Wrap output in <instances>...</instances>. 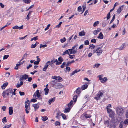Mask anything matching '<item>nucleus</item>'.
<instances>
[{
	"mask_svg": "<svg viewBox=\"0 0 128 128\" xmlns=\"http://www.w3.org/2000/svg\"><path fill=\"white\" fill-rule=\"evenodd\" d=\"M12 93V88H9L4 91L2 94V96L4 98H6L8 96L11 97V94Z\"/></svg>",
	"mask_w": 128,
	"mask_h": 128,
	"instance_id": "1",
	"label": "nucleus"
},
{
	"mask_svg": "<svg viewBox=\"0 0 128 128\" xmlns=\"http://www.w3.org/2000/svg\"><path fill=\"white\" fill-rule=\"evenodd\" d=\"M116 112L118 114L120 115H122L124 112L123 109L121 107H118L117 108Z\"/></svg>",
	"mask_w": 128,
	"mask_h": 128,
	"instance_id": "2",
	"label": "nucleus"
},
{
	"mask_svg": "<svg viewBox=\"0 0 128 128\" xmlns=\"http://www.w3.org/2000/svg\"><path fill=\"white\" fill-rule=\"evenodd\" d=\"M104 96V95L102 92H99L96 95V100H100L102 99Z\"/></svg>",
	"mask_w": 128,
	"mask_h": 128,
	"instance_id": "3",
	"label": "nucleus"
},
{
	"mask_svg": "<svg viewBox=\"0 0 128 128\" xmlns=\"http://www.w3.org/2000/svg\"><path fill=\"white\" fill-rule=\"evenodd\" d=\"M36 96L39 98L40 100H42L41 96L39 92V90H36V92L35 93V94L34 95V98H36Z\"/></svg>",
	"mask_w": 128,
	"mask_h": 128,
	"instance_id": "4",
	"label": "nucleus"
},
{
	"mask_svg": "<svg viewBox=\"0 0 128 128\" xmlns=\"http://www.w3.org/2000/svg\"><path fill=\"white\" fill-rule=\"evenodd\" d=\"M30 103H28V104H25V108H26L25 111L26 114H28L29 112L28 110H30Z\"/></svg>",
	"mask_w": 128,
	"mask_h": 128,
	"instance_id": "5",
	"label": "nucleus"
},
{
	"mask_svg": "<svg viewBox=\"0 0 128 128\" xmlns=\"http://www.w3.org/2000/svg\"><path fill=\"white\" fill-rule=\"evenodd\" d=\"M78 46V44H77L76 45L74 46L71 49L72 50V52H71L70 54H75L76 53L77 48V46Z\"/></svg>",
	"mask_w": 128,
	"mask_h": 128,
	"instance_id": "6",
	"label": "nucleus"
},
{
	"mask_svg": "<svg viewBox=\"0 0 128 128\" xmlns=\"http://www.w3.org/2000/svg\"><path fill=\"white\" fill-rule=\"evenodd\" d=\"M28 77V76L26 74L23 75H21L20 76V80H26L27 79Z\"/></svg>",
	"mask_w": 128,
	"mask_h": 128,
	"instance_id": "7",
	"label": "nucleus"
},
{
	"mask_svg": "<svg viewBox=\"0 0 128 128\" xmlns=\"http://www.w3.org/2000/svg\"><path fill=\"white\" fill-rule=\"evenodd\" d=\"M50 64V62L48 61L46 64L44 66L43 69V71L46 72L48 66Z\"/></svg>",
	"mask_w": 128,
	"mask_h": 128,
	"instance_id": "8",
	"label": "nucleus"
},
{
	"mask_svg": "<svg viewBox=\"0 0 128 128\" xmlns=\"http://www.w3.org/2000/svg\"><path fill=\"white\" fill-rule=\"evenodd\" d=\"M96 48H97V49H96V54L98 56H99L102 53V50L98 46H96Z\"/></svg>",
	"mask_w": 128,
	"mask_h": 128,
	"instance_id": "9",
	"label": "nucleus"
},
{
	"mask_svg": "<svg viewBox=\"0 0 128 128\" xmlns=\"http://www.w3.org/2000/svg\"><path fill=\"white\" fill-rule=\"evenodd\" d=\"M38 104H40V103H39L37 104H33L32 105L33 106L34 108L35 112H36L39 107Z\"/></svg>",
	"mask_w": 128,
	"mask_h": 128,
	"instance_id": "10",
	"label": "nucleus"
},
{
	"mask_svg": "<svg viewBox=\"0 0 128 128\" xmlns=\"http://www.w3.org/2000/svg\"><path fill=\"white\" fill-rule=\"evenodd\" d=\"M104 76L103 75H101L99 76L98 77L99 78V80H108L107 78L106 77H104V78H102Z\"/></svg>",
	"mask_w": 128,
	"mask_h": 128,
	"instance_id": "11",
	"label": "nucleus"
},
{
	"mask_svg": "<svg viewBox=\"0 0 128 128\" xmlns=\"http://www.w3.org/2000/svg\"><path fill=\"white\" fill-rule=\"evenodd\" d=\"M82 89L80 88H77L75 92H76V94H78L79 95L80 94L81 92Z\"/></svg>",
	"mask_w": 128,
	"mask_h": 128,
	"instance_id": "12",
	"label": "nucleus"
},
{
	"mask_svg": "<svg viewBox=\"0 0 128 128\" xmlns=\"http://www.w3.org/2000/svg\"><path fill=\"white\" fill-rule=\"evenodd\" d=\"M126 47V44L125 43L123 44L120 47L118 48V49L120 50H123L124 48Z\"/></svg>",
	"mask_w": 128,
	"mask_h": 128,
	"instance_id": "13",
	"label": "nucleus"
},
{
	"mask_svg": "<svg viewBox=\"0 0 128 128\" xmlns=\"http://www.w3.org/2000/svg\"><path fill=\"white\" fill-rule=\"evenodd\" d=\"M52 78L53 79H55V80H61L62 78L60 76L57 77L56 76H52Z\"/></svg>",
	"mask_w": 128,
	"mask_h": 128,
	"instance_id": "14",
	"label": "nucleus"
},
{
	"mask_svg": "<svg viewBox=\"0 0 128 128\" xmlns=\"http://www.w3.org/2000/svg\"><path fill=\"white\" fill-rule=\"evenodd\" d=\"M8 83L6 82L2 86H1V88L2 90H4L6 87L8 86Z\"/></svg>",
	"mask_w": 128,
	"mask_h": 128,
	"instance_id": "15",
	"label": "nucleus"
},
{
	"mask_svg": "<svg viewBox=\"0 0 128 128\" xmlns=\"http://www.w3.org/2000/svg\"><path fill=\"white\" fill-rule=\"evenodd\" d=\"M61 113L59 111L58 112L56 113V118L58 119H59L61 116Z\"/></svg>",
	"mask_w": 128,
	"mask_h": 128,
	"instance_id": "16",
	"label": "nucleus"
},
{
	"mask_svg": "<svg viewBox=\"0 0 128 128\" xmlns=\"http://www.w3.org/2000/svg\"><path fill=\"white\" fill-rule=\"evenodd\" d=\"M9 114L10 115H12L13 113V108L12 107H10L9 108Z\"/></svg>",
	"mask_w": 128,
	"mask_h": 128,
	"instance_id": "17",
	"label": "nucleus"
},
{
	"mask_svg": "<svg viewBox=\"0 0 128 128\" xmlns=\"http://www.w3.org/2000/svg\"><path fill=\"white\" fill-rule=\"evenodd\" d=\"M80 70H78V69H76L72 73L70 74V76H72L74 75L76 73H77L78 72H80Z\"/></svg>",
	"mask_w": 128,
	"mask_h": 128,
	"instance_id": "18",
	"label": "nucleus"
},
{
	"mask_svg": "<svg viewBox=\"0 0 128 128\" xmlns=\"http://www.w3.org/2000/svg\"><path fill=\"white\" fill-rule=\"evenodd\" d=\"M84 114L85 115V117L86 119L90 118L92 116L90 114H88V112L84 113Z\"/></svg>",
	"mask_w": 128,
	"mask_h": 128,
	"instance_id": "19",
	"label": "nucleus"
},
{
	"mask_svg": "<svg viewBox=\"0 0 128 128\" xmlns=\"http://www.w3.org/2000/svg\"><path fill=\"white\" fill-rule=\"evenodd\" d=\"M104 37V35L102 34V32H101L100 33L98 36V37L97 38L99 39H102Z\"/></svg>",
	"mask_w": 128,
	"mask_h": 128,
	"instance_id": "20",
	"label": "nucleus"
},
{
	"mask_svg": "<svg viewBox=\"0 0 128 128\" xmlns=\"http://www.w3.org/2000/svg\"><path fill=\"white\" fill-rule=\"evenodd\" d=\"M71 109V108L69 107H68V108H66L65 109L64 112L67 113L69 112Z\"/></svg>",
	"mask_w": 128,
	"mask_h": 128,
	"instance_id": "21",
	"label": "nucleus"
},
{
	"mask_svg": "<svg viewBox=\"0 0 128 128\" xmlns=\"http://www.w3.org/2000/svg\"><path fill=\"white\" fill-rule=\"evenodd\" d=\"M49 90L48 88H46L44 89V91L45 92V95H47L48 94Z\"/></svg>",
	"mask_w": 128,
	"mask_h": 128,
	"instance_id": "22",
	"label": "nucleus"
},
{
	"mask_svg": "<svg viewBox=\"0 0 128 128\" xmlns=\"http://www.w3.org/2000/svg\"><path fill=\"white\" fill-rule=\"evenodd\" d=\"M21 81L20 82V83L19 84L18 83L17 84L16 87L17 88H19L23 84V82L22 80H20Z\"/></svg>",
	"mask_w": 128,
	"mask_h": 128,
	"instance_id": "23",
	"label": "nucleus"
},
{
	"mask_svg": "<svg viewBox=\"0 0 128 128\" xmlns=\"http://www.w3.org/2000/svg\"><path fill=\"white\" fill-rule=\"evenodd\" d=\"M88 85L87 84L83 85L82 87V90H84L88 88Z\"/></svg>",
	"mask_w": 128,
	"mask_h": 128,
	"instance_id": "24",
	"label": "nucleus"
},
{
	"mask_svg": "<svg viewBox=\"0 0 128 128\" xmlns=\"http://www.w3.org/2000/svg\"><path fill=\"white\" fill-rule=\"evenodd\" d=\"M55 98H54L50 99L48 101L49 104L50 105L52 102H54L55 100Z\"/></svg>",
	"mask_w": 128,
	"mask_h": 128,
	"instance_id": "25",
	"label": "nucleus"
},
{
	"mask_svg": "<svg viewBox=\"0 0 128 128\" xmlns=\"http://www.w3.org/2000/svg\"><path fill=\"white\" fill-rule=\"evenodd\" d=\"M79 36H84L85 35V33L84 32L82 31L79 33Z\"/></svg>",
	"mask_w": 128,
	"mask_h": 128,
	"instance_id": "26",
	"label": "nucleus"
},
{
	"mask_svg": "<svg viewBox=\"0 0 128 128\" xmlns=\"http://www.w3.org/2000/svg\"><path fill=\"white\" fill-rule=\"evenodd\" d=\"M122 9L121 7H119L118 8L117 12L118 14H120L122 10Z\"/></svg>",
	"mask_w": 128,
	"mask_h": 128,
	"instance_id": "27",
	"label": "nucleus"
},
{
	"mask_svg": "<svg viewBox=\"0 0 128 128\" xmlns=\"http://www.w3.org/2000/svg\"><path fill=\"white\" fill-rule=\"evenodd\" d=\"M78 96L77 95L74 96L73 98L74 102L75 103L76 101L77 100L78 98Z\"/></svg>",
	"mask_w": 128,
	"mask_h": 128,
	"instance_id": "28",
	"label": "nucleus"
},
{
	"mask_svg": "<svg viewBox=\"0 0 128 128\" xmlns=\"http://www.w3.org/2000/svg\"><path fill=\"white\" fill-rule=\"evenodd\" d=\"M57 82V80H52L51 82V84L54 85L56 86Z\"/></svg>",
	"mask_w": 128,
	"mask_h": 128,
	"instance_id": "29",
	"label": "nucleus"
},
{
	"mask_svg": "<svg viewBox=\"0 0 128 128\" xmlns=\"http://www.w3.org/2000/svg\"><path fill=\"white\" fill-rule=\"evenodd\" d=\"M32 0H24V2L27 4H28L30 3Z\"/></svg>",
	"mask_w": 128,
	"mask_h": 128,
	"instance_id": "30",
	"label": "nucleus"
},
{
	"mask_svg": "<svg viewBox=\"0 0 128 128\" xmlns=\"http://www.w3.org/2000/svg\"><path fill=\"white\" fill-rule=\"evenodd\" d=\"M38 36H37L36 37H34L33 38H32L31 40V41H32L34 40L35 41H36L38 40Z\"/></svg>",
	"mask_w": 128,
	"mask_h": 128,
	"instance_id": "31",
	"label": "nucleus"
},
{
	"mask_svg": "<svg viewBox=\"0 0 128 128\" xmlns=\"http://www.w3.org/2000/svg\"><path fill=\"white\" fill-rule=\"evenodd\" d=\"M48 119V118L46 116L42 117V120L44 122H45Z\"/></svg>",
	"mask_w": 128,
	"mask_h": 128,
	"instance_id": "32",
	"label": "nucleus"
},
{
	"mask_svg": "<svg viewBox=\"0 0 128 128\" xmlns=\"http://www.w3.org/2000/svg\"><path fill=\"white\" fill-rule=\"evenodd\" d=\"M58 86L57 88H60L62 87V86L60 83H58V84H56V85Z\"/></svg>",
	"mask_w": 128,
	"mask_h": 128,
	"instance_id": "33",
	"label": "nucleus"
},
{
	"mask_svg": "<svg viewBox=\"0 0 128 128\" xmlns=\"http://www.w3.org/2000/svg\"><path fill=\"white\" fill-rule=\"evenodd\" d=\"M74 103V102L72 100H71L70 102L68 104V106L70 107L72 106V105Z\"/></svg>",
	"mask_w": 128,
	"mask_h": 128,
	"instance_id": "34",
	"label": "nucleus"
},
{
	"mask_svg": "<svg viewBox=\"0 0 128 128\" xmlns=\"http://www.w3.org/2000/svg\"><path fill=\"white\" fill-rule=\"evenodd\" d=\"M80 118L81 120H84L86 118L84 114H82L80 116Z\"/></svg>",
	"mask_w": 128,
	"mask_h": 128,
	"instance_id": "35",
	"label": "nucleus"
},
{
	"mask_svg": "<svg viewBox=\"0 0 128 128\" xmlns=\"http://www.w3.org/2000/svg\"><path fill=\"white\" fill-rule=\"evenodd\" d=\"M110 114V118H112L114 116V112L112 111Z\"/></svg>",
	"mask_w": 128,
	"mask_h": 128,
	"instance_id": "36",
	"label": "nucleus"
},
{
	"mask_svg": "<svg viewBox=\"0 0 128 128\" xmlns=\"http://www.w3.org/2000/svg\"><path fill=\"white\" fill-rule=\"evenodd\" d=\"M95 47V46L93 44H91L89 46V48H91V49L92 50L94 49Z\"/></svg>",
	"mask_w": 128,
	"mask_h": 128,
	"instance_id": "37",
	"label": "nucleus"
},
{
	"mask_svg": "<svg viewBox=\"0 0 128 128\" xmlns=\"http://www.w3.org/2000/svg\"><path fill=\"white\" fill-rule=\"evenodd\" d=\"M28 54L27 53H25V54L22 57V58L21 60L20 61V62L22 61L23 60H24L25 58L26 57Z\"/></svg>",
	"mask_w": 128,
	"mask_h": 128,
	"instance_id": "38",
	"label": "nucleus"
},
{
	"mask_svg": "<svg viewBox=\"0 0 128 128\" xmlns=\"http://www.w3.org/2000/svg\"><path fill=\"white\" fill-rule=\"evenodd\" d=\"M37 43V42H36L34 45L33 44H32L31 46V48H35L36 47V43Z\"/></svg>",
	"mask_w": 128,
	"mask_h": 128,
	"instance_id": "39",
	"label": "nucleus"
},
{
	"mask_svg": "<svg viewBox=\"0 0 128 128\" xmlns=\"http://www.w3.org/2000/svg\"><path fill=\"white\" fill-rule=\"evenodd\" d=\"M66 40V39L64 37L62 39H61L60 40V41L62 43H64Z\"/></svg>",
	"mask_w": 128,
	"mask_h": 128,
	"instance_id": "40",
	"label": "nucleus"
},
{
	"mask_svg": "<svg viewBox=\"0 0 128 128\" xmlns=\"http://www.w3.org/2000/svg\"><path fill=\"white\" fill-rule=\"evenodd\" d=\"M58 60L61 62H62L64 61V60L62 58V57H60L59 58H58Z\"/></svg>",
	"mask_w": 128,
	"mask_h": 128,
	"instance_id": "41",
	"label": "nucleus"
},
{
	"mask_svg": "<svg viewBox=\"0 0 128 128\" xmlns=\"http://www.w3.org/2000/svg\"><path fill=\"white\" fill-rule=\"evenodd\" d=\"M47 46V45L46 44H45L44 45H43L42 44H40V48H45Z\"/></svg>",
	"mask_w": 128,
	"mask_h": 128,
	"instance_id": "42",
	"label": "nucleus"
},
{
	"mask_svg": "<svg viewBox=\"0 0 128 128\" xmlns=\"http://www.w3.org/2000/svg\"><path fill=\"white\" fill-rule=\"evenodd\" d=\"M124 123L123 122H120V128H122L124 125Z\"/></svg>",
	"mask_w": 128,
	"mask_h": 128,
	"instance_id": "43",
	"label": "nucleus"
},
{
	"mask_svg": "<svg viewBox=\"0 0 128 128\" xmlns=\"http://www.w3.org/2000/svg\"><path fill=\"white\" fill-rule=\"evenodd\" d=\"M110 17V12H109L108 13L107 16V19L108 20Z\"/></svg>",
	"mask_w": 128,
	"mask_h": 128,
	"instance_id": "44",
	"label": "nucleus"
},
{
	"mask_svg": "<svg viewBox=\"0 0 128 128\" xmlns=\"http://www.w3.org/2000/svg\"><path fill=\"white\" fill-rule=\"evenodd\" d=\"M55 125L56 126H60V123L58 121H56L55 123Z\"/></svg>",
	"mask_w": 128,
	"mask_h": 128,
	"instance_id": "45",
	"label": "nucleus"
},
{
	"mask_svg": "<svg viewBox=\"0 0 128 128\" xmlns=\"http://www.w3.org/2000/svg\"><path fill=\"white\" fill-rule=\"evenodd\" d=\"M9 56V55H7L4 56L3 57V59L4 60L7 59Z\"/></svg>",
	"mask_w": 128,
	"mask_h": 128,
	"instance_id": "46",
	"label": "nucleus"
},
{
	"mask_svg": "<svg viewBox=\"0 0 128 128\" xmlns=\"http://www.w3.org/2000/svg\"><path fill=\"white\" fill-rule=\"evenodd\" d=\"M107 110L108 113L109 114L112 111V110L110 108H107Z\"/></svg>",
	"mask_w": 128,
	"mask_h": 128,
	"instance_id": "47",
	"label": "nucleus"
},
{
	"mask_svg": "<svg viewBox=\"0 0 128 128\" xmlns=\"http://www.w3.org/2000/svg\"><path fill=\"white\" fill-rule=\"evenodd\" d=\"M2 122L4 123L5 122H7V120L6 119V118L4 117L2 120Z\"/></svg>",
	"mask_w": 128,
	"mask_h": 128,
	"instance_id": "48",
	"label": "nucleus"
},
{
	"mask_svg": "<svg viewBox=\"0 0 128 128\" xmlns=\"http://www.w3.org/2000/svg\"><path fill=\"white\" fill-rule=\"evenodd\" d=\"M104 124H105L107 126H108L110 124L108 120H107V121L105 122Z\"/></svg>",
	"mask_w": 128,
	"mask_h": 128,
	"instance_id": "49",
	"label": "nucleus"
},
{
	"mask_svg": "<svg viewBox=\"0 0 128 128\" xmlns=\"http://www.w3.org/2000/svg\"><path fill=\"white\" fill-rule=\"evenodd\" d=\"M19 93L21 96H24L25 95V93L24 92H22L20 91Z\"/></svg>",
	"mask_w": 128,
	"mask_h": 128,
	"instance_id": "50",
	"label": "nucleus"
},
{
	"mask_svg": "<svg viewBox=\"0 0 128 128\" xmlns=\"http://www.w3.org/2000/svg\"><path fill=\"white\" fill-rule=\"evenodd\" d=\"M67 54H69V52H68V50H66L65 52H63V55H64Z\"/></svg>",
	"mask_w": 128,
	"mask_h": 128,
	"instance_id": "51",
	"label": "nucleus"
},
{
	"mask_svg": "<svg viewBox=\"0 0 128 128\" xmlns=\"http://www.w3.org/2000/svg\"><path fill=\"white\" fill-rule=\"evenodd\" d=\"M61 116H62L64 120L66 119V117L65 115L61 113Z\"/></svg>",
	"mask_w": 128,
	"mask_h": 128,
	"instance_id": "52",
	"label": "nucleus"
},
{
	"mask_svg": "<svg viewBox=\"0 0 128 128\" xmlns=\"http://www.w3.org/2000/svg\"><path fill=\"white\" fill-rule=\"evenodd\" d=\"M89 44V41L88 40H86L84 42V44L85 45H88Z\"/></svg>",
	"mask_w": 128,
	"mask_h": 128,
	"instance_id": "53",
	"label": "nucleus"
},
{
	"mask_svg": "<svg viewBox=\"0 0 128 128\" xmlns=\"http://www.w3.org/2000/svg\"><path fill=\"white\" fill-rule=\"evenodd\" d=\"M66 64V63L65 62H64L61 66V68H64L65 65Z\"/></svg>",
	"mask_w": 128,
	"mask_h": 128,
	"instance_id": "54",
	"label": "nucleus"
},
{
	"mask_svg": "<svg viewBox=\"0 0 128 128\" xmlns=\"http://www.w3.org/2000/svg\"><path fill=\"white\" fill-rule=\"evenodd\" d=\"M82 7L80 6L78 8V11L79 12H81L82 11Z\"/></svg>",
	"mask_w": 128,
	"mask_h": 128,
	"instance_id": "55",
	"label": "nucleus"
},
{
	"mask_svg": "<svg viewBox=\"0 0 128 128\" xmlns=\"http://www.w3.org/2000/svg\"><path fill=\"white\" fill-rule=\"evenodd\" d=\"M50 24H48L47 27L45 28L44 30L45 31H46L48 30L49 29V28L50 27Z\"/></svg>",
	"mask_w": 128,
	"mask_h": 128,
	"instance_id": "56",
	"label": "nucleus"
},
{
	"mask_svg": "<svg viewBox=\"0 0 128 128\" xmlns=\"http://www.w3.org/2000/svg\"><path fill=\"white\" fill-rule=\"evenodd\" d=\"M62 22H60L59 24L58 25H57L56 26V28H59L60 27V26L61 24H62Z\"/></svg>",
	"mask_w": 128,
	"mask_h": 128,
	"instance_id": "57",
	"label": "nucleus"
},
{
	"mask_svg": "<svg viewBox=\"0 0 128 128\" xmlns=\"http://www.w3.org/2000/svg\"><path fill=\"white\" fill-rule=\"evenodd\" d=\"M31 102H37V100L35 99H32L31 100Z\"/></svg>",
	"mask_w": 128,
	"mask_h": 128,
	"instance_id": "58",
	"label": "nucleus"
},
{
	"mask_svg": "<svg viewBox=\"0 0 128 128\" xmlns=\"http://www.w3.org/2000/svg\"><path fill=\"white\" fill-rule=\"evenodd\" d=\"M89 97H90L88 95H86L85 96L84 98L85 99L88 100Z\"/></svg>",
	"mask_w": 128,
	"mask_h": 128,
	"instance_id": "59",
	"label": "nucleus"
},
{
	"mask_svg": "<svg viewBox=\"0 0 128 128\" xmlns=\"http://www.w3.org/2000/svg\"><path fill=\"white\" fill-rule=\"evenodd\" d=\"M124 123L125 124H128V119H127L124 121Z\"/></svg>",
	"mask_w": 128,
	"mask_h": 128,
	"instance_id": "60",
	"label": "nucleus"
},
{
	"mask_svg": "<svg viewBox=\"0 0 128 128\" xmlns=\"http://www.w3.org/2000/svg\"><path fill=\"white\" fill-rule=\"evenodd\" d=\"M32 66V65L31 64H30L27 67V69L28 70L30 68H31Z\"/></svg>",
	"mask_w": 128,
	"mask_h": 128,
	"instance_id": "61",
	"label": "nucleus"
},
{
	"mask_svg": "<svg viewBox=\"0 0 128 128\" xmlns=\"http://www.w3.org/2000/svg\"><path fill=\"white\" fill-rule=\"evenodd\" d=\"M37 87V85L36 84H33V87L34 88H35Z\"/></svg>",
	"mask_w": 128,
	"mask_h": 128,
	"instance_id": "62",
	"label": "nucleus"
},
{
	"mask_svg": "<svg viewBox=\"0 0 128 128\" xmlns=\"http://www.w3.org/2000/svg\"><path fill=\"white\" fill-rule=\"evenodd\" d=\"M92 42L96 43V40L93 39L91 40V41Z\"/></svg>",
	"mask_w": 128,
	"mask_h": 128,
	"instance_id": "63",
	"label": "nucleus"
},
{
	"mask_svg": "<svg viewBox=\"0 0 128 128\" xmlns=\"http://www.w3.org/2000/svg\"><path fill=\"white\" fill-rule=\"evenodd\" d=\"M126 116L127 118H128V110L127 111L126 113Z\"/></svg>",
	"mask_w": 128,
	"mask_h": 128,
	"instance_id": "64",
	"label": "nucleus"
}]
</instances>
